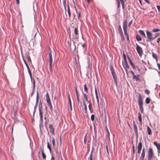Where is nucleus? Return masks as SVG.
I'll return each instance as SVG.
<instances>
[{
	"label": "nucleus",
	"instance_id": "f257e3e1",
	"mask_svg": "<svg viewBox=\"0 0 160 160\" xmlns=\"http://www.w3.org/2000/svg\"><path fill=\"white\" fill-rule=\"evenodd\" d=\"M138 101V103L139 109L141 112L142 113L144 111V109L143 107V103L142 95L140 94H139Z\"/></svg>",
	"mask_w": 160,
	"mask_h": 160
},
{
	"label": "nucleus",
	"instance_id": "f03ea898",
	"mask_svg": "<svg viewBox=\"0 0 160 160\" xmlns=\"http://www.w3.org/2000/svg\"><path fill=\"white\" fill-rule=\"evenodd\" d=\"M110 68V71L113 77L114 82H115V85L116 86H117L118 84V82L117 75L114 71V70L113 67L112 66H111Z\"/></svg>",
	"mask_w": 160,
	"mask_h": 160
},
{
	"label": "nucleus",
	"instance_id": "7ed1b4c3",
	"mask_svg": "<svg viewBox=\"0 0 160 160\" xmlns=\"http://www.w3.org/2000/svg\"><path fill=\"white\" fill-rule=\"evenodd\" d=\"M73 38L76 41H78L79 37V34L78 28H74L73 32L72 33Z\"/></svg>",
	"mask_w": 160,
	"mask_h": 160
},
{
	"label": "nucleus",
	"instance_id": "20e7f679",
	"mask_svg": "<svg viewBox=\"0 0 160 160\" xmlns=\"http://www.w3.org/2000/svg\"><path fill=\"white\" fill-rule=\"evenodd\" d=\"M148 153V160H152L154 154L153 149L151 148H149Z\"/></svg>",
	"mask_w": 160,
	"mask_h": 160
},
{
	"label": "nucleus",
	"instance_id": "39448f33",
	"mask_svg": "<svg viewBox=\"0 0 160 160\" xmlns=\"http://www.w3.org/2000/svg\"><path fill=\"white\" fill-rule=\"evenodd\" d=\"M46 101L48 104L49 107V108L51 110H52V106L51 103V102L49 98V95L48 92H47L46 95Z\"/></svg>",
	"mask_w": 160,
	"mask_h": 160
},
{
	"label": "nucleus",
	"instance_id": "423d86ee",
	"mask_svg": "<svg viewBox=\"0 0 160 160\" xmlns=\"http://www.w3.org/2000/svg\"><path fill=\"white\" fill-rule=\"evenodd\" d=\"M123 28L124 31L125 35L126 36L128 35V33H127V23L126 20H124L123 22Z\"/></svg>",
	"mask_w": 160,
	"mask_h": 160
},
{
	"label": "nucleus",
	"instance_id": "0eeeda50",
	"mask_svg": "<svg viewBox=\"0 0 160 160\" xmlns=\"http://www.w3.org/2000/svg\"><path fill=\"white\" fill-rule=\"evenodd\" d=\"M136 49L138 53L139 56H142L143 53V50L142 48L139 46L137 44H136Z\"/></svg>",
	"mask_w": 160,
	"mask_h": 160
},
{
	"label": "nucleus",
	"instance_id": "6e6552de",
	"mask_svg": "<svg viewBox=\"0 0 160 160\" xmlns=\"http://www.w3.org/2000/svg\"><path fill=\"white\" fill-rule=\"evenodd\" d=\"M147 38L148 39V40H147L148 41H152L154 39L153 37L152 33L149 31H147Z\"/></svg>",
	"mask_w": 160,
	"mask_h": 160
},
{
	"label": "nucleus",
	"instance_id": "1a4fd4ad",
	"mask_svg": "<svg viewBox=\"0 0 160 160\" xmlns=\"http://www.w3.org/2000/svg\"><path fill=\"white\" fill-rule=\"evenodd\" d=\"M22 58H23V60L26 65V66L27 68V69L28 70V72H29V73L30 74V76L31 77V78L32 77V76H31V72L30 71V69H29V66H28V64L26 62V61L24 58V56L23 55L22 56Z\"/></svg>",
	"mask_w": 160,
	"mask_h": 160
},
{
	"label": "nucleus",
	"instance_id": "9d476101",
	"mask_svg": "<svg viewBox=\"0 0 160 160\" xmlns=\"http://www.w3.org/2000/svg\"><path fill=\"white\" fill-rule=\"evenodd\" d=\"M142 147V144L141 142L138 144V153L140 154L141 152V150Z\"/></svg>",
	"mask_w": 160,
	"mask_h": 160
},
{
	"label": "nucleus",
	"instance_id": "9b49d317",
	"mask_svg": "<svg viewBox=\"0 0 160 160\" xmlns=\"http://www.w3.org/2000/svg\"><path fill=\"white\" fill-rule=\"evenodd\" d=\"M133 125L134 127V130L135 131V133L137 137L138 136V127L135 124V121H133Z\"/></svg>",
	"mask_w": 160,
	"mask_h": 160
},
{
	"label": "nucleus",
	"instance_id": "f8f14e48",
	"mask_svg": "<svg viewBox=\"0 0 160 160\" xmlns=\"http://www.w3.org/2000/svg\"><path fill=\"white\" fill-rule=\"evenodd\" d=\"M49 128L50 132L52 135H55L54 129L53 128L52 125L51 124H50L49 125Z\"/></svg>",
	"mask_w": 160,
	"mask_h": 160
},
{
	"label": "nucleus",
	"instance_id": "ddd939ff",
	"mask_svg": "<svg viewBox=\"0 0 160 160\" xmlns=\"http://www.w3.org/2000/svg\"><path fill=\"white\" fill-rule=\"evenodd\" d=\"M122 63L124 68L125 69L126 71H127V68H129L127 61H124V62H122Z\"/></svg>",
	"mask_w": 160,
	"mask_h": 160
},
{
	"label": "nucleus",
	"instance_id": "4468645a",
	"mask_svg": "<svg viewBox=\"0 0 160 160\" xmlns=\"http://www.w3.org/2000/svg\"><path fill=\"white\" fill-rule=\"evenodd\" d=\"M145 156V148H143L142 149V152L141 154V156L140 157V158L141 160L144 159V157Z\"/></svg>",
	"mask_w": 160,
	"mask_h": 160
},
{
	"label": "nucleus",
	"instance_id": "2eb2a0df",
	"mask_svg": "<svg viewBox=\"0 0 160 160\" xmlns=\"http://www.w3.org/2000/svg\"><path fill=\"white\" fill-rule=\"evenodd\" d=\"M41 107H40V105H39V115L40 117V119L41 120H42V117H43V115H42V110H41Z\"/></svg>",
	"mask_w": 160,
	"mask_h": 160
},
{
	"label": "nucleus",
	"instance_id": "dca6fc26",
	"mask_svg": "<svg viewBox=\"0 0 160 160\" xmlns=\"http://www.w3.org/2000/svg\"><path fill=\"white\" fill-rule=\"evenodd\" d=\"M49 62H52V55L51 52H50L49 54Z\"/></svg>",
	"mask_w": 160,
	"mask_h": 160
},
{
	"label": "nucleus",
	"instance_id": "f3484780",
	"mask_svg": "<svg viewBox=\"0 0 160 160\" xmlns=\"http://www.w3.org/2000/svg\"><path fill=\"white\" fill-rule=\"evenodd\" d=\"M139 32L141 35L143 37L145 38L146 35L143 31L140 30L139 31Z\"/></svg>",
	"mask_w": 160,
	"mask_h": 160
},
{
	"label": "nucleus",
	"instance_id": "a211bd4d",
	"mask_svg": "<svg viewBox=\"0 0 160 160\" xmlns=\"http://www.w3.org/2000/svg\"><path fill=\"white\" fill-rule=\"evenodd\" d=\"M155 145L157 148V149L158 150L160 151V143H157L156 142H154L153 143Z\"/></svg>",
	"mask_w": 160,
	"mask_h": 160
},
{
	"label": "nucleus",
	"instance_id": "6ab92c4d",
	"mask_svg": "<svg viewBox=\"0 0 160 160\" xmlns=\"http://www.w3.org/2000/svg\"><path fill=\"white\" fill-rule=\"evenodd\" d=\"M139 75H138L137 76H136L135 75L133 76V79H135L136 81H138L140 80L139 78Z\"/></svg>",
	"mask_w": 160,
	"mask_h": 160
},
{
	"label": "nucleus",
	"instance_id": "aec40b11",
	"mask_svg": "<svg viewBox=\"0 0 160 160\" xmlns=\"http://www.w3.org/2000/svg\"><path fill=\"white\" fill-rule=\"evenodd\" d=\"M68 9H67V11H68V16L69 18H71V12H70V9L69 8V5L68 4Z\"/></svg>",
	"mask_w": 160,
	"mask_h": 160
},
{
	"label": "nucleus",
	"instance_id": "412c9836",
	"mask_svg": "<svg viewBox=\"0 0 160 160\" xmlns=\"http://www.w3.org/2000/svg\"><path fill=\"white\" fill-rule=\"evenodd\" d=\"M147 130L148 132V134L149 135H150L152 134V132L151 128L149 126L147 127Z\"/></svg>",
	"mask_w": 160,
	"mask_h": 160
},
{
	"label": "nucleus",
	"instance_id": "4be33fe9",
	"mask_svg": "<svg viewBox=\"0 0 160 160\" xmlns=\"http://www.w3.org/2000/svg\"><path fill=\"white\" fill-rule=\"evenodd\" d=\"M83 101H86L87 102L88 101V98L87 95L85 93H84V94H83Z\"/></svg>",
	"mask_w": 160,
	"mask_h": 160
},
{
	"label": "nucleus",
	"instance_id": "5701e85b",
	"mask_svg": "<svg viewBox=\"0 0 160 160\" xmlns=\"http://www.w3.org/2000/svg\"><path fill=\"white\" fill-rule=\"evenodd\" d=\"M136 38L137 40L138 41H140L142 40V38L141 37L138 35H136Z\"/></svg>",
	"mask_w": 160,
	"mask_h": 160
},
{
	"label": "nucleus",
	"instance_id": "b1692460",
	"mask_svg": "<svg viewBox=\"0 0 160 160\" xmlns=\"http://www.w3.org/2000/svg\"><path fill=\"white\" fill-rule=\"evenodd\" d=\"M138 115H139L138 116V119L141 124H142V119L141 115L140 113H138Z\"/></svg>",
	"mask_w": 160,
	"mask_h": 160
},
{
	"label": "nucleus",
	"instance_id": "393cba45",
	"mask_svg": "<svg viewBox=\"0 0 160 160\" xmlns=\"http://www.w3.org/2000/svg\"><path fill=\"white\" fill-rule=\"evenodd\" d=\"M84 90L85 92L86 93H88V89L87 87L86 83L84 85Z\"/></svg>",
	"mask_w": 160,
	"mask_h": 160
},
{
	"label": "nucleus",
	"instance_id": "a878e982",
	"mask_svg": "<svg viewBox=\"0 0 160 160\" xmlns=\"http://www.w3.org/2000/svg\"><path fill=\"white\" fill-rule=\"evenodd\" d=\"M52 62H49V69L50 70V71L51 72H52Z\"/></svg>",
	"mask_w": 160,
	"mask_h": 160
},
{
	"label": "nucleus",
	"instance_id": "bb28decb",
	"mask_svg": "<svg viewBox=\"0 0 160 160\" xmlns=\"http://www.w3.org/2000/svg\"><path fill=\"white\" fill-rule=\"evenodd\" d=\"M88 102L89 103V104L88 105V108H89V109L90 111L91 112V113H92V111L91 110V108H92V104L90 101H88Z\"/></svg>",
	"mask_w": 160,
	"mask_h": 160
},
{
	"label": "nucleus",
	"instance_id": "cd10ccee",
	"mask_svg": "<svg viewBox=\"0 0 160 160\" xmlns=\"http://www.w3.org/2000/svg\"><path fill=\"white\" fill-rule=\"evenodd\" d=\"M150 99L149 98L147 97L145 99V102L147 104H149L150 102Z\"/></svg>",
	"mask_w": 160,
	"mask_h": 160
},
{
	"label": "nucleus",
	"instance_id": "c85d7f7f",
	"mask_svg": "<svg viewBox=\"0 0 160 160\" xmlns=\"http://www.w3.org/2000/svg\"><path fill=\"white\" fill-rule=\"evenodd\" d=\"M95 93L96 98H99L98 95V91H97V88L96 87H95Z\"/></svg>",
	"mask_w": 160,
	"mask_h": 160
},
{
	"label": "nucleus",
	"instance_id": "c756f323",
	"mask_svg": "<svg viewBox=\"0 0 160 160\" xmlns=\"http://www.w3.org/2000/svg\"><path fill=\"white\" fill-rule=\"evenodd\" d=\"M128 59H129V62H130V64L132 66V68H134V69L135 68V67L134 65L132 63V62L130 60V59H129V58H128Z\"/></svg>",
	"mask_w": 160,
	"mask_h": 160
},
{
	"label": "nucleus",
	"instance_id": "7c9ffc66",
	"mask_svg": "<svg viewBox=\"0 0 160 160\" xmlns=\"http://www.w3.org/2000/svg\"><path fill=\"white\" fill-rule=\"evenodd\" d=\"M42 153L43 158L44 159H45L46 158V156L45 154L44 153L43 150H42Z\"/></svg>",
	"mask_w": 160,
	"mask_h": 160
},
{
	"label": "nucleus",
	"instance_id": "2f4dec72",
	"mask_svg": "<svg viewBox=\"0 0 160 160\" xmlns=\"http://www.w3.org/2000/svg\"><path fill=\"white\" fill-rule=\"evenodd\" d=\"M120 3L121 4L123 9L124 8V3L123 1H120Z\"/></svg>",
	"mask_w": 160,
	"mask_h": 160
},
{
	"label": "nucleus",
	"instance_id": "473e14b6",
	"mask_svg": "<svg viewBox=\"0 0 160 160\" xmlns=\"http://www.w3.org/2000/svg\"><path fill=\"white\" fill-rule=\"evenodd\" d=\"M160 30L159 29H154L152 30L153 32H159Z\"/></svg>",
	"mask_w": 160,
	"mask_h": 160
},
{
	"label": "nucleus",
	"instance_id": "72a5a7b5",
	"mask_svg": "<svg viewBox=\"0 0 160 160\" xmlns=\"http://www.w3.org/2000/svg\"><path fill=\"white\" fill-rule=\"evenodd\" d=\"M47 147L49 149L50 151L51 152V147L48 142L47 143Z\"/></svg>",
	"mask_w": 160,
	"mask_h": 160
},
{
	"label": "nucleus",
	"instance_id": "f704fd0d",
	"mask_svg": "<svg viewBox=\"0 0 160 160\" xmlns=\"http://www.w3.org/2000/svg\"><path fill=\"white\" fill-rule=\"evenodd\" d=\"M152 56L154 58L156 59H157L158 58H157V56L156 54L153 53L152 54Z\"/></svg>",
	"mask_w": 160,
	"mask_h": 160
},
{
	"label": "nucleus",
	"instance_id": "c9c22d12",
	"mask_svg": "<svg viewBox=\"0 0 160 160\" xmlns=\"http://www.w3.org/2000/svg\"><path fill=\"white\" fill-rule=\"evenodd\" d=\"M39 95L38 92H37L36 96V102L37 103L38 101Z\"/></svg>",
	"mask_w": 160,
	"mask_h": 160
},
{
	"label": "nucleus",
	"instance_id": "e433bc0d",
	"mask_svg": "<svg viewBox=\"0 0 160 160\" xmlns=\"http://www.w3.org/2000/svg\"><path fill=\"white\" fill-rule=\"evenodd\" d=\"M95 116L94 114H92L91 116V119L92 121H93L94 120Z\"/></svg>",
	"mask_w": 160,
	"mask_h": 160
},
{
	"label": "nucleus",
	"instance_id": "4c0bfd02",
	"mask_svg": "<svg viewBox=\"0 0 160 160\" xmlns=\"http://www.w3.org/2000/svg\"><path fill=\"white\" fill-rule=\"evenodd\" d=\"M119 30L120 32V34H122L123 35V33L122 31V28L120 26L119 27Z\"/></svg>",
	"mask_w": 160,
	"mask_h": 160
},
{
	"label": "nucleus",
	"instance_id": "58836bf2",
	"mask_svg": "<svg viewBox=\"0 0 160 160\" xmlns=\"http://www.w3.org/2000/svg\"><path fill=\"white\" fill-rule=\"evenodd\" d=\"M159 34L158 33H156L154 36L153 37V38H154V39L157 38L158 36H159Z\"/></svg>",
	"mask_w": 160,
	"mask_h": 160
},
{
	"label": "nucleus",
	"instance_id": "ea45409f",
	"mask_svg": "<svg viewBox=\"0 0 160 160\" xmlns=\"http://www.w3.org/2000/svg\"><path fill=\"white\" fill-rule=\"evenodd\" d=\"M52 145L54 147L55 145V141L53 138V139L52 140Z\"/></svg>",
	"mask_w": 160,
	"mask_h": 160
},
{
	"label": "nucleus",
	"instance_id": "a19ab883",
	"mask_svg": "<svg viewBox=\"0 0 160 160\" xmlns=\"http://www.w3.org/2000/svg\"><path fill=\"white\" fill-rule=\"evenodd\" d=\"M26 58H27V59L28 61V62L31 61L30 58L28 55L27 56H26Z\"/></svg>",
	"mask_w": 160,
	"mask_h": 160
},
{
	"label": "nucleus",
	"instance_id": "79ce46f5",
	"mask_svg": "<svg viewBox=\"0 0 160 160\" xmlns=\"http://www.w3.org/2000/svg\"><path fill=\"white\" fill-rule=\"evenodd\" d=\"M68 43L70 47H71V40L70 39V41H68Z\"/></svg>",
	"mask_w": 160,
	"mask_h": 160
},
{
	"label": "nucleus",
	"instance_id": "37998d69",
	"mask_svg": "<svg viewBox=\"0 0 160 160\" xmlns=\"http://www.w3.org/2000/svg\"><path fill=\"white\" fill-rule=\"evenodd\" d=\"M63 4L64 6L65 10H66V1H63Z\"/></svg>",
	"mask_w": 160,
	"mask_h": 160
},
{
	"label": "nucleus",
	"instance_id": "c03bdc74",
	"mask_svg": "<svg viewBox=\"0 0 160 160\" xmlns=\"http://www.w3.org/2000/svg\"><path fill=\"white\" fill-rule=\"evenodd\" d=\"M145 92L147 94H148L150 93L148 89H146L145 90Z\"/></svg>",
	"mask_w": 160,
	"mask_h": 160
},
{
	"label": "nucleus",
	"instance_id": "a18cd8bd",
	"mask_svg": "<svg viewBox=\"0 0 160 160\" xmlns=\"http://www.w3.org/2000/svg\"><path fill=\"white\" fill-rule=\"evenodd\" d=\"M92 153H91V154L90 155V156H89L90 160H92Z\"/></svg>",
	"mask_w": 160,
	"mask_h": 160
},
{
	"label": "nucleus",
	"instance_id": "49530a36",
	"mask_svg": "<svg viewBox=\"0 0 160 160\" xmlns=\"http://www.w3.org/2000/svg\"><path fill=\"white\" fill-rule=\"evenodd\" d=\"M86 137H87V133L86 134L85 136H84V143H86Z\"/></svg>",
	"mask_w": 160,
	"mask_h": 160
},
{
	"label": "nucleus",
	"instance_id": "de8ad7c7",
	"mask_svg": "<svg viewBox=\"0 0 160 160\" xmlns=\"http://www.w3.org/2000/svg\"><path fill=\"white\" fill-rule=\"evenodd\" d=\"M120 1H118V8H119V7L120 6Z\"/></svg>",
	"mask_w": 160,
	"mask_h": 160
},
{
	"label": "nucleus",
	"instance_id": "09e8293b",
	"mask_svg": "<svg viewBox=\"0 0 160 160\" xmlns=\"http://www.w3.org/2000/svg\"><path fill=\"white\" fill-rule=\"evenodd\" d=\"M33 87H35V81L34 79H33Z\"/></svg>",
	"mask_w": 160,
	"mask_h": 160
},
{
	"label": "nucleus",
	"instance_id": "8fccbe9b",
	"mask_svg": "<svg viewBox=\"0 0 160 160\" xmlns=\"http://www.w3.org/2000/svg\"><path fill=\"white\" fill-rule=\"evenodd\" d=\"M69 104L70 107V110L71 111H72V108L71 102H69Z\"/></svg>",
	"mask_w": 160,
	"mask_h": 160
},
{
	"label": "nucleus",
	"instance_id": "3c124183",
	"mask_svg": "<svg viewBox=\"0 0 160 160\" xmlns=\"http://www.w3.org/2000/svg\"><path fill=\"white\" fill-rule=\"evenodd\" d=\"M132 23V20H131L129 22L128 24V26L129 27H130L131 26V25Z\"/></svg>",
	"mask_w": 160,
	"mask_h": 160
},
{
	"label": "nucleus",
	"instance_id": "603ef678",
	"mask_svg": "<svg viewBox=\"0 0 160 160\" xmlns=\"http://www.w3.org/2000/svg\"><path fill=\"white\" fill-rule=\"evenodd\" d=\"M75 90L76 96H78V93L77 88L75 87Z\"/></svg>",
	"mask_w": 160,
	"mask_h": 160
},
{
	"label": "nucleus",
	"instance_id": "864d4df0",
	"mask_svg": "<svg viewBox=\"0 0 160 160\" xmlns=\"http://www.w3.org/2000/svg\"><path fill=\"white\" fill-rule=\"evenodd\" d=\"M85 112V113L87 112V106H84V108Z\"/></svg>",
	"mask_w": 160,
	"mask_h": 160
},
{
	"label": "nucleus",
	"instance_id": "5fc2aeb1",
	"mask_svg": "<svg viewBox=\"0 0 160 160\" xmlns=\"http://www.w3.org/2000/svg\"><path fill=\"white\" fill-rule=\"evenodd\" d=\"M106 148L107 152L108 154H109V150H108V146H106Z\"/></svg>",
	"mask_w": 160,
	"mask_h": 160
},
{
	"label": "nucleus",
	"instance_id": "6e6d98bb",
	"mask_svg": "<svg viewBox=\"0 0 160 160\" xmlns=\"http://www.w3.org/2000/svg\"><path fill=\"white\" fill-rule=\"evenodd\" d=\"M97 102H98V106H99V98H97Z\"/></svg>",
	"mask_w": 160,
	"mask_h": 160
},
{
	"label": "nucleus",
	"instance_id": "4d7b16f0",
	"mask_svg": "<svg viewBox=\"0 0 160 160\" xmlns=\"http://www.w3.org/2000/svg\"><path fill=\"white\" fill-rule=\"evenodd\" d=\"M123 57H124V61H127L126 56L124 53L123 54Z\"/></svg>",
	"mask_w": 160,
	"mask_h": 160
},
{
	"label": "nucleus",
	"instance_id": "13d9d810",
	"mask_svg": "<svg viewBox=\"0 0 160 160\" xmlns=\"http://www.w3.org/2000/svg\"><path fill=\"white\" fill-rule=\"evenodd\" d=\"M157 8L159 11H160V6L159 5H157Z\"/></svg>",
	"mask_w": 160,
	"mask_h": 160
},
{
	"label": "nucleus",
	"instance_id": "bf43d9fd",
	"mask_svg": "<svg viewBox=\"0 0 160 160\" xmlns=\"http://www.w3.org/2000/svg\"><path fill=\"white\" fill-rule=\"evenodd\" d=\"M77 15H78V18H79V17L80 16V12L78 13H77Z\"/></svg>",
	"mask_w": 160,
	"mask_h": 160
},
{
	"label": "nucleus",
	"instance_id": "052dcab7",
	"mask_svg": "<svg viewBox=\"0 0 160 160\" xmlns=\"http://www.w3.org/2000/svg\"><path fill=\"white\" fill-rule=\"evenodd\" d=\"M51 160H55V158L53 156H52Z\"/></svg>",
	"mask_w": 160,
	"mask_h": 160
},
{
	"label": "nucleus",
	"instance_id": "680f3d73",
	"mask_svg": "<svg viewBox=\"0 0 160 160\" xmlns=\"http://www.w3.org/2000/svg\"><path fill=\"white\" fill-rule=\"evenodd\" d=\"M160 41V37L158 38L157 42L159 43V42Z\"/></svg>",
	"mask_w": 160,
	"mask_h": 160
},
{
	"label": "nucleus",
	"instance_id": "e2e57ef3",
	"mask_svg": "<svg viewBox=\"0 0 160 160\" xmlns=\"http://www.w3.org/2000/svg\"><path fill=\"white\" fill-rule=\"evenodd\" d=\"M127 38V39L128 41H129V35H127L126 36Z\"/></svg>",
	"mask_w": 160,
	"mask_h": 160
},
{
	"label": "nucleus",
	"instance_id": "0e129e2a",
	"mask_svg": "<svg viewBox=\"0 0 160 160\" xmlns=\"http://www.w3.org/2000/svg\"><path fill=\"white\" fill-rule=\"evenodd\" d=\"M85 101H83V104H84V106H86V103L85 102Z\"/></svg>",
	"mask_w": 160,
	"mask_h": 160
},
{
	"label": "nucleus",
	"instance_id": "69168bd1",
	"mask_svg": "<svg viewBox=\"0 0 160 160\" xmlns=\"http://www.w3.org/2000/svg\"><path fill=\"white\" fill-rule=\"evenodd\" d=\"M158 67L159 69V70H160V64H158Z\"/></svg>",
	"mask_w": 160,
	"mask_h": 160
},
{
	"label": "nucleus",
	"instance_id": "338daca9",
	"mask_svg": "<svg viewBox=\"0 0 160 160\" xmlns=\"http://www.w3.org/2000/svg\"><path fill=\"white\" fill-rule=\"evenodd\" d=\"M68 98L69 102H71L70 97H69Z\"/></svg>",
	"mask_w": 160,
	"mask_h": 160
},
{
	"label": "nucleus",
	"instance_id": "774afa93",
	"mask_svg": "<svg viewBox=\"0 0 160 160\" xmlns=\"http://www.w3.org/2000/svg\"><path fill=\"white\" fill-rule=\"evenodd\" d=\"M77 98L78 101V102H79V99L78 96H77Z\"/></svg>",
	"mask_w": 160,
	"mask_h": 160
}]
</instances>
